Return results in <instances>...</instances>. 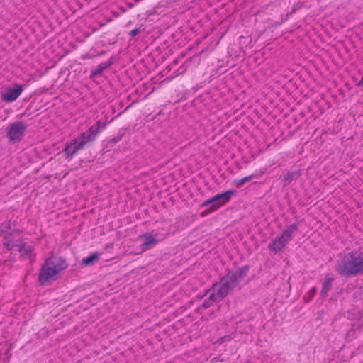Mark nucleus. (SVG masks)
I'll return each instance as SVG.
<instances>
[{"label":"nucleus","mask_w":363,"mask_h":363,"mask_svg":"<svg viewBox=\"0 0 363 363\" xmlns=\"http://www.w3.org/2000/svg\"><path fill=\"white\" fill-rule=\"evenodd\" d=\"M18 236L17 233H11L6 235L4 238L3 243L8 248V250H13L15 247H19V251L21 252H32L33 248L30 245H26V244H18V240L16 239Z\"/></svg>","instance_id":"nucleus-8"},{"label":"nucleus","mask_w":363,"mask_h":363,"mask_svg":"<svg viewBox=\"0 0 363 363\" xmlns=\"http://www.w3.org/2000/svg\"><path fill=\"white\" fill-rule=\"evenodd\" d=\"M230 340V337L229 336H224V337H222L220 338H219L218 340H217V342L219 343V344H222L226 340Z\"/></svg>","instance_id":"nucleus-16"},{"label":"nucleus","mask_w":363,"mask_h":363,"mask_svg":"<svg viewBox=\"0 0 363 363\" xmlns=\"http://www.w3.org/2000/svg\"><path fill=\"white\" fill-rule=\"evenodd\" d=\"M208 294H209L208 298L204 300L203 302V304H202V307L204 308H208L211 307V306H213L214 303L219 302V301H214L211 300V293H208Z\"/></svg>","instance_id":"nucleus-15"},{"label":"nucleus","mask_w":363,"mask_h":363,"mask_svg":"<svg viewBox=\"0 0 363 363\" xmlns=\"http://www.w3.org/2000/svg\"><path fill=\"white\" fill-rule=\"evenodd\" d=\"M139 32V28H136V29H134L133 30H131L130 32V35L132 36V37H134Z\"/></svg>","instance_id":"nucleus-18"},{"label":"nucleus","mask_w":363,"mask_h":363,"mask_svg":"<svg viewBox=\"0 0 363 363\" xmlns=\"http://www.w3.org/2000/svg\"><path fill=\"white\" fill-rule=\"evenodd\" d=\"M248 267H245L239 271L229 272L223 277L220 281L213 285L212 289L208 291L211 293V298L214 301H221L228 296L230 291L233 289L239 281H240L247 271Z\"/></svg>","instance_id":"nucleus-1"},{"label":"nucleus","mask_w":363,"mask_h":363,"mask_svg":"<svg viewBox=\"0 0 363 363\" xmlns=\"http://www.w3.org/2000/svg\"><path fill=\"white\" fill-rule=\"evenodd\" d=\"M337 271L344 277L363 274V256L357 251L345 253L337 263Z\"/></svg>","instance_id":"nucleus-3"},{"label":"nucleus","mask_w":363,"mask_h":363,"mask_svg":"<svg viewBox=\"0 0 363 363\" xmlns=\"http://www.w3.org/2000/svg\"><path fill=\"white\" fill-rule=\"evenodd\" d=\"M298 230V225L292 224L284 230L280 235L277 236L269 245V249L277 253L281 251L286 245L292 240L293 233Z\"/></svg>","instance_id":"nucleus-5"},{"label":"nucleus","mask_w":363,"mask_h":363,"mask_svg":"<svg viewBox=\"0 0 363 363\" xmlns=\"http://www.w3.org/2000/svg\"><path fill=\"white\" fill-rule=\"evenodd\" d=\"M27 129L26 123L21 121L11 123L8 128L7 137L13 143L21 141Z\"/></svg>","instance_id":"nucleus-7"},{"label":"nucleus","mask_w":363,"mask_h":363,"mask_svg":"<svg viewBox=\"0 0 363 363\" xmlns=\"http://www.w3.org/2000/svg\"><path fill=\"white\" fill-rule=\"evenodd\" d=\"M333 281V278L330 274H327L325 277V281L323 285L322 288V294H326L330 289L332 282Z\"/></svg>","instance_id":"nucleus-12"},{"label":"nucleus","mask_w":363,"mask_h":363,"mask_svg":"<svg viewBox=\"0 0 363 363\" xmlns=\"http://www.w3.org/2000/svg\"><path fill=\"white\" fill-rule=\"evenodd\" d=\"M233 190H228L222 194L215 195L213 197L205 201L201 206H210V210L213 211L227 203L231 199V196L234 194Z\"/></svg>","instance_id":"nucleus-6"},{"label":"nucleus","mask_w":363,"mask_h":363,"mask_svg":"<svg viewBox=\"0 0 363 363\" xmlns=\"http://www.w3.org/2000/svg\"><path fill=\"white\" fill-rule=\"evenodd\" d=\"M140 238L144 240L140 247L141 250L143 252L152 248L160 241V240L157 239V235H153L152 233H146L140 235Z\"/></svg>","instance_id":"nucleus-10"},{"label":"nucleus","mask_w":363,"mask_h":363,"mask_svg":"<svg viewBox=\"0 0 363 363\" xmlns=\"http://www.w3.org/2000/svg\"><path fill=\"white\" fill-rule=\"evenodd\" d=\"M106 126V122L98 121L91 125L86 132L80 134L72 141L67 143L64 149V152L67 158H72L79 150L82 149L89 142L94 141L96 135Z\"/></svg>","instance_id":"nucleus-2"},{"label":"nucleus","mask_w":363,"mask_h":363,"mask_svg":"<svg viewBox=\"0 0 363 363\" xmlns=\"http://www.w3.org/2000/svg\"><path fill=\"white\" fill-rule=\"evenodd\" d=\"M358 86H363V77L361 78L360 81L357 84Z\"/></svg>","instance_id":"nucleus-19"},{"label":"nucleus","mask_w":363,"mask_h":363,"mask_svg":"<svg viewBox=\"0 0 363 363\" xmlns=\"http://www.w3.org/2000/svg\"><path fill=\"white\" fill-rule=\"evenodd\" d=\"M100 257V253L99 252H94L89 256L84 257L82 259V264L85 265H90L93 264V262L97 261Z\"/></svg>","instance_id":"nucleus-11"},{"label":"nucleus","mask_w":363,"mask_h":363,"mask_svg":"<svg viewBox=\"0 0 363 363\" xmlns=\"http://www.w3.org/2000/svg\"><path fill=\"white\" fill-rule=\"evenodd\" d=\"M68 267V264L62 257H51L48 258L40 272L39 281L45 284L55 280L58 274Z\"/></svg>","instance_id":"nucleus-4"},{"label":"nucleus","mask_w":363,"mask_h":363,"mask_svg":"<svg viewBox=\"0 0 363 363\" xmlns=\"http://www.w3.org/2000/svg\"><path fill=\"white\" fill-rule=\"evenodd\" d=\"M317 292V287L313 286L311 289L308 293L305 296L304 299L306 302H309Z\"/></svg>","instance_id":"nucleus-14"},{"label":"nucleus","mask_w":363,"mask_h":363,"mask_svg":"<svg viewBox=\"0 0 363 363\" xmlns=\"http://www.w3.org/2000/svg\"><path fill=\"white\" fill-rule=\"evenodd\" d=\"M294 173L289 172L285 177V179L288 182H291L294 178Z\"/></svg>","instance_id":"nucleus-17"},{"label":"nucleus","mask_w":363,"mask_h":363,"mask_svg":"<svg viewBox=\"0 0 363 363\" xmlns=\"http://www.w3.org/2000/svg\"><path fill=\"white\" fill-rule=\"evenodd\" d=\"M254 178V175H250L245 177H243L241 179L235 180L233 182V184L235 185L237 187H241L244 184H245L247 182H250Z\"/></svg>","instance_id":"nucleus-13"},{"label":"nucleus","mask_w":363,"mask_h":363,"mask_svg":"<svg viewBox=\"0 0 363 363\" xmlns=\"http://www.w3.org/2000/svg\"><path fill=\"white\" fill-rule=\"evenodd\" d=\"M23 89V86L14 84L12 86L8 87L1 94V99L7 103L13 102L19 97Z\"/></svg>","instance_id":"nucleus-9"}]
</instances>
